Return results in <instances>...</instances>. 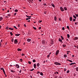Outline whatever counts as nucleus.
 I'll return each instance as SVG.
<instances>
[{
  "mask_svg": "<svg viewBox=\"0 0 78 78\" xmlns=\"http://www.w3.org/2000/svg\"><path fill=\"white\" fill-rule=\"evenodd\" d=\"M26 17H28L27 18L26 20H29L30 19V18H31V16H28L27 15H26Z\"/></svg>",
  "mask_w": 78,
  "mask_h": 78,
  "instance_id": "nucleus-1",
  "label": "nucleus"
},
{
  "mask_svg": "<svg viewBox=\"0 0 78 78\" xmlns=\"http://www.w3.org/2000/svg\"><path fill=\"white\" fill-rule=\"evenodd\" d=\"M42 44H45V41L43 40L41 41Z\"/></svg>",
  "mask_w": 78,
  "mask_h": 78,
  "instance_id": "nucleus-2",
  "label": "nucleus"
},
{
  "mask_svg": "<svg viewBox=\"0 0 78 78\" xmlns=\"http://www.w3.org/2000/svg\"><path fill=\"white\" fill-rule=\"evenodd\" d=\"M18 42V41H17V40L16 39H15L14 41V43L15 44H16Z\"/></svg>",
  "mask_w": 78,
  "mask_h": 78,
  "instance_id": "nucleus-3",
  "label": "nucleus"
},
{
  "mask_svg": "<svg viewBox=\"0 0 78 78\" xmlns=\"http://www.w3.org/2000/svg\"><path fill=\"white\" fill-rule=\"evenodd\" d=\"M59 52V50H57L55 53L56 55L57 56V55H58Z\"/></svg>",
  "mask_w": 78,
  "mask_h": 78,
  "instance_id": "nucleus-4",
  "label": "nucleus"
},
{
  "mask_svg": "<svg viewBox=\"0 0 78 78\" xmlns=\"http://www.w3.org/2000/svg\"><path fill=\"white\" fill-rule=\"evenodd\" d=\"M60 9L61 11H64V9L62 8V7H60Z\"/></svg>",
  "mask_w": 78,
  "mask_h": 78,
  "instance_id": "nucleus-5",
  "label": "nucleus"
},
{
  "mask_svg": "<svg viewBox=\"0 0 78 78\" xmlns=\"http://www.w3.org/2000/svg\"><path fill=\"white\" fill-rule=\"evenodd\" d=\"M54 64L56 65H61V63L58 62H55Z\"/></svg>",
  "mask_w": 78,
  "mask_h": 78,
  "instance_id": "nucleus-6",
  "label": "nucleus"
},
{
  "mask_svg": "<svg viewBox=\"0 0 78 78\" xmlns=\"http://www.w3.org/2000/svg\"><path fill=\"white\" fill-rule=\"evenodd\" d=\"M31 41V39H29V38H28V39H27V42H30V41Z\"/></svg>",
  "mask_w": 78,
  "mask_h": 78,
  "instance_id": "nucleus-7",
  "label": "nucleus"
},
{
  "mask_svg": "<svg viewBox=\"0 0 78 78\" xmlns=\"http://www.w3.org/2000/svg\"><path fill=\"white\" fill-rule=\"evenodd\" d=\"M16 66L18 69L19 68V65L16 64Z\"/></svg>",
  "mask_w": 78,
  "mask_h": 78,
  "instance_id": "nucleus-8",
  "label": "nucleus"
},
{
  "mask_svg": "<svg viewBox=\"0 0 78 78\" xmlns=\"http://www.w3.org/2000/svg\"><path fill=\"white\" fill-rule=\"evenodd\" d=\"M64 9L65 11H67V7H65L64 8Z\"/></svg>",
  "mask_w": 78,
  "mask_h": 78,
  "instance_id": "nucleus-9",
  "label": "nucleus"
},
{
  "mask_svg": "<svg viewBox=\"0 0 78 78\" xmlns=\"http://www.w3.org/2000/svg\"><path fill=\"white\" fill-rule=\"evenodd\" d=\"M34 69H36V65L35 64H34Z\"/></svg>",
  "mask_w": 78,
  "mask_h": 78,
  "instance_id": "nucleus-10",
  "label": "nucleus"
},
{
  "mask_svg": "<svg viewBox=\"0 0 78 78\" xmlns=\"http://www.w3.org/2000/svg\"><path fill=\"white\" fill-rule=\"evenodd\" d=\"M20 35V34H15V35L16 36H19Z\"/></svg>",
  "mask_w": 78,
  "mask_h": 78,
  "instance_id": "nucleus-11",
  "label": "nucleus"
},
{
  "mask_svg": "<svg viewBox=\"0 0 78 78\" xmlns=\"http://www.w3.org/2000/svg\"><path fill=\"white\" fill-rule=\"evenodd\" d=\"M59 41L60 42H62V40L61 39V38H59Z\"/></svg>",
  "mask_w": 78,
  "mask_h": 78,
  "instance_id": "nucleus-12",
  "label": "nucleus"
},
{
  "mask_svg": "<svg viewBox=\"0 0 78 78\" xmlns=\"http://www.w3.org/2000/svg\"><path fill=\"white\" fill-rule=\"evenodd\" d=\"M9 30H13L14 29L11 28H9Z\"/></svg>",
  "mask_w": 78,
  "mask_h": 78,
  "instance_id": "nucleus-13",
  "label": "nucleus"
},
{
  "mask_svg": "<svg viewBox=\"0 0 78 78\" xmlns=\"http://www.w3.org/2000/svg\"><path fill=\"white\" fill-rule=\"evenodd\" d=\"M17 50L18 51H22V49H20V48H19L17 49Z\"/></svg>",
  "mask_w": 78,
  "mask_h": 78,
  "instance_id": "nucleus-14",
  "label": "nucleus"
},
{
  "mask_svg": "<svg viewBox=\"0 0 78 78\" xmlns=\"http://www.w3.org/2000/svg\"><path fill=\"white\" fill-rule=\"evenodd\" d=\"M37 67H39V66H40V64H39V63H37Z\"/></svg>",
  "mask_w": 78,
  "mask_h": 78,
  "instance_id": "nucleus-15",
  "label": "nucleus"
},
{
  "mask_svg": "<svg viewBox=\"0 0 78 78\" xmlns=\"http://www.w3.org/2000/svg\"><path fill=\"white\" fill-rule=\"evenodd\" d=\"M42 22V20H38V22H39V23H41Z\"/></svg>",
  "mask_w": 78,
  "mask_h": 78,
  "instance_id": "nucleus-16",
  "label": "nucleus"
},
{
  "mask_svg": "<svg viewBox=\"0 0 78 78\" xmlns=\"http://www.w3.org/2000/svg\"><path fill=\"white\" fill-rule=\"evenodd\" d=\"M67 36L68 38H69V37H70V35H69V34H67Z\"/></svg>",
  "mask_w": 78,
  "mask_h": 78,
  "instance_id": "nucleus-17",
  "label": "nucleus"
},
{
  "mask_svg": "<svg viewBox=\"0 0 78 78\" xmlns=\"http://www.w3.org/2000/svg\"><path fill=\"white\" fill-rule=\"evenodd\" d=\"M14 11H15V12H18V10L17 9H16L14 10Z\"/></svg>",
  "mask_w": 78,
  "mask_h": 78,
  "instance_id": "nucleus-18",
  "label": "nucleus"
},
{
  "mask_svg": "<svg viewBox=\"0 0 78 78\" xmlns=\"http://www.w3.org/2000/svg\"><path fill=\"white\" fill-rule=\"evenodd\" d=\"M10 71L11 72H12V73H14V72H15V71H14V70H11Z\"/></svg>",
  "mask_w": 78,
  "mask_h": 78,
  "instance_id": "nucleus-19",
  "label": "nucleus"
},
{
  "mask_svg": "<svg viewBox=\"0 0 78 78\" xmlns=\"http://www.w3.org/2000/svg\"><path fill=\"white\" fill-rule=\"evenodd\" d=\"M40 74L41 75V76H43V73L42 72H41L40 73Z\"/></svg>",
  "mask_w": 78,
  "mask_h": 78,
  "instance_id": "nucleus-20",
  "label": "nucleus"
},
{
  "mask_svg": "<svg viewBox=\"0 0 78 78\" xmlns=\"http://www.w3.org/2000/svg\"><path fill=\"white\" fill-rule=\"evenodd\" d=\"M73 17L75 19H76V16H75L74 15L73 16Z\"/></svg>",
  "mask_w": 78,
  "mask_h": 78,
  "instance_id": "nucleus-21",
  "label": "nucleus"
},
{
  "mask_svg": "<svg viewBox=\"0 0 78 78\" xmlns=\"http://www.w3.org/2000/svg\"><path fill=\"white\" fill-rule=\"evenodd\" d=\"M76 70L77 72L78 71V67H77L76 68Z\"/></svg>",
  "mask_w": 78,
  "mask_h": 78,
  "instance_id": "nucleus-22",
  "label": "nucleus"
},
{
  "mask_svg": "<svg viewBox=\"0 0 78 78\" xmlns=\"http://www.w3.org/2000/svg\"><path fill=\"white\" fill-rule=\"evenodd\" d=\"M7 16H9V17H11V14H8Z\"/></svg>",
  "mask_w": 78,
  "mask_h": 78,
  "instance_id": "nucleus-23",
  "label": "nucleus"
},
{
  "mask_svg": "<svg viewBox=\"0 0 78 78\" xmlns=\"http://www.w3.org/2000/svg\"><path fill=\"white\" fill-rule=\"evenodd\" d=\"M57 18L56 17V16H55L54 17V20H57Z\"/></svg>",
  "mask_w": 78,
  "mask_h": 78,
  "instance_id": "nucleus-24",
  "label": "nucleus"
},
{
  "mask_svg": "<svg viewBox=\"0 0 78 78\" xmlns=\"http://www.w3.org/2000/svg\"><path fill=\"white\" fill-rule=\"evenodd\" d=\"M61 37L62 39V40H64V38H63V37H62V36H61Z\"/></svg>",
  "mask_w": 78,
  "mask_h": 78,
  "instance_id": "nucleus-25",
  "label": "nucleus"
},
{
  "mask_svg": "<svg viewBox=\"0 0 78 78\" xmlns=\"http://www.w3.org/2000/svg\"><path fill=\"white\" fill-rule=\"evenodd\" d=\"M51 5L53 7V8H55V5L54 4H52Z\"/></svg>",
  "mask_w": 78,
  "mask_h": 78,
  "instance_id": "nucleus-26",
  "label": "nucleus"
},
{
  "mask_svg": "<svg viewBox=\"0 0 78 78\" xmlns=\"http://www.w3.org/2000/svg\"><path fill=\"white\" fill-rule=\"evenodd\" d=\"M33 62H36V60H35V59L33 60Z\"/></svg>",
  "mask_w": 78,
  "mask_h": 78,
  "instance_id": "nucleus-27",
  "label": "nucleus"
},
{
  "mask_svg": "<svg viewBox=\"0 0 78 78\" xmlns=\"http://www.w3.org/2000/svg\"><path fill=\"white\" fill-rule=\"evenodd\" d=\"M34 70V69H32L31 70H30V71H33V70Z\"/></svg>",
  "mask_w": 78,
  "mask_h": 78,
  "instance_id": "nucleus-28",
  "label": "nucleus"
},
{
  "mask_svg": "<svg viewBox=\"0 0 78 78\" xmlns=\"http://www.w3.org/2000/svg\"><path fill=\"white\" fill-rule=\"evenodd\" d=\"M64 58H66L67 57V55H64Z\"/></svg>",
  "mask_w": 78,
  "mask_h": 78,
  "instance_id": "nucleus-29",
  "label": "nucleus"
},
{
  "mask_svg": "<svg viewBox=\"0 0 78 78\" xmlns=\"http://www.w3.org/2000/svg\"><path fill=\"white\" fill-rule=\"evenodd\" d=\"M10 34L11 36H12L13 35V34H12V33L11 32H10Z\"/></svg>",
  "mask_w": 78,
  "mask_h": 78,
  "instance_id": "nucleus-30",
  "label": "nucleus"
},
{
  "mask_svg": "<svg viewBox=\"0 0 78 78\" xmlns=\"http://www.w3.org/2000/svg\"><path fill=\"white\" fill-rule=\"evenodd\" d=\"M28 63L29 64H31V62L29 61V62H28Z\"/></svg>",
  "mask_w": 78,
  "mask_h": 78,
  "instance_id": "nucleus-31",
  "label": "nucleus"
},
{
  "mask_svg": "<svg viewBox=\"0 0 78 78\" xmlns=\"http://www.w3.org/2000/svg\"><path fill=\"white\" fill-rule=\"evenodd\" d=\"M69 72H70V71H69V70L67 71L66 72L67 73H69Z\"/></svg>",
  "mask_w": 78,
  "mask_h": 78,
  "instance_id": "nucleus-32",
  "label": "nucleus"
},
{
  "mask_svg": "<svg viewBox=\"0 0 78 78\" xmlns=\"http://www.w3.org/2000/svg\"><path fill=\"white\" fill-rule=\"evenodd\" d=\"M63 47H66V44H64L63 45Z\"/></svg>",
  "mask_w": 78,
  "mask_h": 78,
  "instance_id": "nucleus-33",
  "label": "nucleus"
},
{
  "mask_svg": "<svg viewBox=\"0 0 78 78\" xmlns=\"http://www.w3.org/2000/svg\"><path fill=\"white\" fill-rule=\"evenodd\" d=\"M69 65L70 66H72V65H73V63H70Z\"/></svg>",
  "mask_w": 78,
  "mask_h": 78,
  "instance_id": "nucleus-34",
  "label": "nucleus"
},
{
  "mask_svg": "<svg viewBox=\"0 0 78 78\" xmlns=\"http://www.w3.org/2000/svg\"><path fill=\"white\" fill-rule=\"evenodd\" d=\"M12 42H13V41H14V39L12 38V39L11 40Z\"/></svg>",
  "mask_w": 78,
  "mask_h": 78,
  "instance_id": "nucleus-35",
  "label": "nucleus"
},
{
  "mask_svg": "<svg viewBox=\"0 0 78 78\" xmlns=\"http://www.w3.org/2000/svg\"><path fill=\"white\" fill-rule=\"evenodd\" d=\"M75 40H77V39H78V37H75Z\"/></svg>",
  "mask_w": 78,
  "mask_h": 78,
  "instance_id": "nucleus-36",
  "label": "nucleus"
},
{
  "mask_svg": "<svg viewBox=\"0 0 78 78\" xmlns=\"http://www.w3.org/2000/svg\"><path fill=\"white\" fill-rule=\"evenodd\" d=\"M13 27H14V28H16V30H17V28L15 26H14Z\"/></svg>",
  "mask_w": 78,
  "mask_h": 78,
  "instance_id": "nucleus-37",
  "label": "nucleus"
},
{
  "mask_svg": "<svg viewBox=\"0 0 78 78\" xmlns=\"http://www.w3.org/2000/svg\"><path fill=\"white\" fill-rule=\"evenodd\" d=\"M33 28L34 30H36V28L34 27H33Z\"/></svg>",
  "mask_w": 78,
  "mask_h": 78,
  "instance_id": "nucleus-38",
  "label": "nucleus"
},
{
  "mask_svg": "<svg viewBox=\"0 0 78 78\" xmlns=\"http://www.w3.org/2000/svg\"><path fill=\"white\" fill-rule=\"evenodd\" d=\"M75 15L77 17H78V14H75Z\"/></svg>",
  "mask_w": 78,
  "mask_h": 78,
  "instance_id": "nucleus-39",
  "label": "nucleus"
},
{
  "mask_svg": "<svg viewBox=\"0 0 78 78\" xmlns=\"http://www.w3.org/2000/svg\"><path fill=\"white\" fill-rule=\"evenodd\" d=\"M3 20V18L2 17H0V20Z\"/></svg>",
  "mask_w": 78,
  "mask_h": 78,
  "instance_id": "nucleus-40",
  "label": "nucleus"
},
{
  "mask_svg": "<svg viewBox=\"0 0 78 78\" xmlns=\"http://www.w3.org/2000/svg\"><path fill=\"white\" fill-rule=\"evenodd\" d=\"M69 20H72V17H70V18H69Z\"/></svg>",
  "mask_w": 78,
  "mask_h": 78,
  "instance_id": "nucleus-41",
  "label": "nucleus"
},
{
  "mask_svg": "<svg viewBox=\"0 0 78 78\" xmlns=\"http://www.w3.org/2000/svg\"><path fill=\"white\" fill-rule=\"evenodd\" d=\"M62 30H65V28H64V27H63L62 28Z\"/></svg>",
  "mask_w": 78,
  "mask_h": 78,
  "instance_id": "nucleus-42",
  "label": "nucleus"
},
{
  "mask_svg": "<svg viewBox=\"0 0 78 78\" xmlns=\"http://www.w3.org/2000/svg\"><path fill=\"white\" fill-rule=\"evenodd\" d=\"M20 61H21V62H22L23 60L22 59H21L20 60Z\"/></svg>",
  "mask_w": 78,
  "mask_h": 78,
  "instance_id": "nucleus-43",
  "label": "nucleus"
},
{
  "mask_svg": "<svg viewBox=\"0 0 78 78\" xmlns=\"http://www.w3.org/2000/svg\"><path fill=\"white\" fill-rule=\"evenodd\" d=\"M6 30H8V26H7L6 28Z\"/></svg>",
  "mask_w": 78,
  "mask_h": 78,
  "instance_id": "nucleus-44",
  "label": "nucleus"
},
{
  "mask_svg": "<svg viewBox=\"0 0 78 78\" xmlns=\"http://www.w3.org/2000/svg\"><path fill=\"white\" fill-rule=\"evenodd\" d=\"M47 56L48 58H49V57H50V54H49Z\"/></svg>",
  "mask_w": 78,
  "mask_h": 78,
  "instance_id": "nucleus-45",
  "label": "nucleus"
},
{
  "mask_svg": "<svg viewBox=\"0 0 78 78\" xmlns=\"http://www.w3.org/2000/svg\"><path fill=\"white\" fill-rule=\"evenodd\" d=\"M67 28H68V29H69V26H67Z\"/></svg>",
  "mask_w": 78,
  "mask_h": 78,
  "instance_id": "nucleus-46",
  "label": "nucleus"
},
{
  "mask_svg": "<svg viewBox=\"0 0 78 78\" xmlns=\"http://www.w3.org/2000/svg\"><path fill=\"white\" fill-rule=\"evenodd\" d=\"M69 62H73V61H72L70 60H69Z\"/></svg>",
  "mask_w": 78,
  "mask_h": 78,
  "instance_id": "nucleus-47",
  "label": "nucleus"
},
{
  "mask_svg": "<svg viewBox=\"0 0 78 78\" xmlns=\"http://www.w3.org/2000/svg\"><path fill=\"white\" fill-rule=\"evenodd\" d=\"M24 27H27V25H25V24H24Z\"/></svg>",
  "mask_w": 78,
  "mask_h": 78,
  "instance_id": "nucleus-48",
  "label": "nucleus"
},
{
  "mask_svg": "<svg viewBox=\"0 0 78 78\" xmlns=\"http://www.w3.org/2000/svg\"><path fill=\"white\" fill-rule=\"evenodd\" d=\"M37 73H40V72L37 71Z\"/></svg>",
  "mask_w": 78,
  "mask_h": 78,
  "instance_id": "nucleus-49",
  "label": "nucleus"
},
{
  "mask_svg": "<svg viewBox=\"0 0 78 78\" xmlns=\"http://www.w3.org/2000/svg\"><path fill=\"white\" fill-rule=\"evenodd\" d=\"M21 55H22V56H23H23H24L25 55V54H22Z\"/></svg>",
  "mask_w": 78,
  "mask_h": 78,
  "instance_id": "nucleus-50",
  "label": "nucleus"
},
{
  "mask_svg": "<svg viewBox=\"0 0 78 78\" xmlns=\"http://www.w3.org/2000/svg\"><path fill=\"white\" fill-rule=\"evenodd\" d=\"M3 69H3V68H1V70H3Z\"/></svg>",
  "mask_w": 78,
  "mask_h": 78,
  "instance_id": "nucleus-51",
  "label": "nucleus"
},
{
  "mask_svg": "<svg viewBox=\"0 0 78 78\" xmlns=\"http://www.w3.org/2000/svg\"><path fill=\"white\" fill-rule=\"evenodd\" d=\"M2 70H3V72H4V73L5 72V70H4V69H3Z\"/></svg>",
  "mask_w": 78,
  "mask_h": 78,
  "instance_id": "nucleus-52",
  "label": "nucleus"
},
{
  "mask_svg": "<svg viewBox=\"0 0 78 78\" xmlns=\"http://www.w3.org/2000/svg\"><path fill=\"white\" fill-rule=\"evenodd\" d=\"M64 71V72H66V68H65Z\"/></svg>",
  "mask_w": 78,
  "mask_h": 78,
  "instance_id": "nucleus-53",
  "label": "nucleus"
},
{
  "mask_svg": "<svg viewBox=\"0 0 78 78\" xmlns=\"http://www.w3.org/2000/svg\"><path fill=\"white\" fill-rule=\"evenodd\" d=\"M30 78H33V77H32V76H31V75H30Z\"/></svg>",
  "mask_w": 78,
  "mask_h": 78,
  "instance_id": "nucleus-54",
  "label": "nucleus"
},
{
  "mask_svg": "<svg viewBox=\"0 0 78 78\" xmlns=\"http://www.w3.org/2000/svg\"><path fill=\"white\" fill-rule=\"evenodd\" d=\"M39 30H41V27H40L39 28Z\"/></svg>",
  "mask_w": 78,
  "mask_h": 78,
  "instance_id": "nucleus-55",
  "label": "nucleus"
},
{
  "mask_svg": "<svg viewBox=\"0 0 78 78\" xmlns=\"http://www.w3.org/2000/svg\"><path fill=\"white\" fill-rule=\"evenodd\" d=\"M16 14H17V13H14V15L15 16H16Z\"/></svg>",
  "mask_w": 78,
  "mask_h": 78,
  "instance_id": "nucleus-56",
  "label": "nucleus"
},
{
  "mask_svg": "<svg viewBox=\"0 0 78 78\" xmlns=\"http://www.w3.org/2000/svg\"><path fill=\"white\" fill-rule=\"evenodd\" d=\"M18 27H20V25L18 24Z\"/></svg>",
  "mask_w": 78,
  "mask_h": 78,
  "instance_id": "nucleus-57",
  "label": "nucleus"
},
{
  "mask_svg": "<svg viewBox=\"0 0 78 78\" xmlns=\"http://www.w3.org/2000/svg\"><path fill=\"white\" fill-rule=\"evenodd\" d=\"M76 20H73V22H75Z\"/></svg>",
  "mask_w": 78,
  "mask_h": 78,
  "instance_id": "nucleus-58",
  "label": "nucleus"
},
{
  "mask_svg": "<svg viewBox=\"0 0 78 78\" xmlns=\"http://www.w3.org/2000/svg\"><path fill=\"white\" fill-rule=\"evenodd\" d=\"M75 25H77V23L76 22V23H75Z\"/></svg>",
  "mask_w": 78,
  "mask_h": 78,
  "instance_id": "nucleus-59",
  "label": "nucleus"
},
{
  "mask_svg": "<svg viewBox=\"0 0 78 78\" xmlns=\"http://www.w3.org/2000/svg\"><path fill=\"white\" fill-rule=\"evenodd\" d=\"M27 22H30V20H29L27 21Z\"/></svg>",
  "mask_w": 78,
  "mask_h": 78,
  "instance_id": "nucleus-60",
  "label": "nucleus"
},
{
  "mask_svg": "<svg viewBox=\"0 0 78 78\" xmlns=\"http://www.w3.org/2000/svg\"><path fill=\"white\" fill-rule=\"evenodd\" d=\"M21 70H20V71H19L20 73H21Z\"/></svg>",
  "mask_w": 78,
  "mask_h": 78,
  "instance_id": "nucleus-61",
  "label": "nucleus"
},
{
  "mask_svg": "<svg viewBox=\"0 0 78 78\" xmlns=\"http://www.w3.org/2000/svg\"><path fill=\"white\" fill-rule=\"evenodd\" d=\"M46 3H45L44 4V5H46Z\"/></svg>",
  "mask_w": 78,
  "mask_h": 78,
  "instance_id": "nucleus-62",
  "label": "nucleus"
},
{
  "mask_svg": "<svg viewBox=\"0 0 78 78\" xmlns=\"http://www.w3.org/2000/svg\"><path fill=\"white\" fill-rule=\"evenodd\" d=\"M76 48H77L78 49V46H76Z\"/></svg>",
  "mask_w": 78,
  "mask_h": 78,
  "instance_id": "nucleus-63",
  "label": "nucleus"
},
{
  "mask_svg": "<svg viewBox=\"0 0 78 78\" xmlns=\"http://www.w3.org/2000/svg\"><path fill=\"white\" fill-rule=\"evenodd\" d=\"M57 76H56L55 77V78H57Z\"/></svg>",
  "mask_w": 78,
  "mask_h": 78,
  "instance_id": "nucleus-64",
  "label": "nucleus"
}]
</instances>
